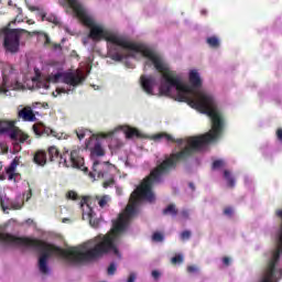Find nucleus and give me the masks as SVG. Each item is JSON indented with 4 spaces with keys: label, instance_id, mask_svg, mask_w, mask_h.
<instances>
[{
    "label": "nucleus",
    "instance_id": "25",
    "mask_svg": "<svg viewBox=\"0 0 282 282\" xmlns=\"http://www.w3.org/2000/svg\"><path fill=\"white\" fill-rule=\"evenodd\" d=\"M110 58L112 61H117V62H120L122 61L123 58H127V55L120 53V52H112L110 53Z\"/></svg>",
    "mask_w": 282,
    "mask_h": 282
},
{
    "label": "nucleus",
    "instance_id": "36",
    "mask_svg": "<svg viewBox=\"0 0 282 282\" xmlns=\"http://www.w3.org/2000/svg\"><path fill=\"white\" fill-rule=\"evenodd\" d=\"M116 270H117L116 263L112 262V263H110V265L108 267L107 272H108L109 275H113V274H116Z\"/></svg>",
    "mask_w": 282,
    "mask_h": 282
},
{
    "label": "nucleus",
    "instance_id": "53",
    "mask_svg": "<svg viewBox=\"0 0 282 282\" xmlns=\"http://www.w3.org/2000/svg\"><path fill=\"white\" fill-rule=\"evenodd\" d=\"M4 149H6V148L2 145V153H6V152H7V151H4Z\"/></svg>",
    "mask_w": 282,
    "mask_h": 282
},
{
    "label": "nucleus",
    "instance_id": "20",
    "mask_svg": "<svg viewBox=\"0 0 282 282\" xmlns=\"http://www.w3.org/2000/svg\"><path fill=\"white\" fill-rule=\"evenodd\" d=\"M177 207L175 204L167 205V208L163 209V215H171V217H177Z\"/></svg>",
    "mask_w": 282,
    "mask_h": 282
},
{
    "label": "nucleus",
    "instance_id": "11",
    "mask_svg": "<svg viewBox=\"0 0 282 282\" xmlns=\"http://www.w3.org/2000/svg\"><path fill=\"white\" fill-rule=\"evenodd\" d=\"M19 118H22L24 122H34L36 120V115L31 107H24L18 112Z\"/></svg>",
    "mask_w": 282,
    "mask_h": 282
},
{
    "label": "nucleus",
    "instance_id": "41",
    "mask_svg": "<svg viewBox=\"0 0 282 282\" xmlns=\"http://www.w3.org/2000/svg\"><path fill=\"white\" fill-rule=\"evenodd\" d=\"M223 263H224V265H226V268H228V265H230V258L224 257L223 258Z\"/></svg>",
    "mask_w": 282,
    "mask_h": 282
},
{
    "label": "nucleus",
    "instance_id": "54",
    "mask_svg": "<svg viewBox=\"0 0 282 282\" xmlns=\"http://www.w3.org/2000/svg\"><path fill=\"white\" fill-rule=\"evenodd\" d=\"M9 6H12V0L9 1Z\"/></svg>",
    "mask_w": 282,
    "mask_h": 282
},
{
    "label": "nucleus",
    "instance_id": "31",
    "mask_svg": "<svg viewBox=\"0 0 282 282\" xmlns=\"http://www.w3.org/2000/svg\"><path fill=\"white\" fill-rule=\"evenodd\" d=\"M33 131H34L35 135L41 137V134L44 131V128L43 127H39L37 124H33Z\"/></svg>",
    "mask_w": 282,
    "mask_h": 282
},
{
    "label": "nucleus",
    "instance_id": "34",
    "mask_svg": "<svg viewBox=\"0 0 282 282\" xmlns=\"http://www.w3.org/2000/svg\"><path fill=\"white\" fill-rule=\"evenodd\" d=\"M67 198L68 199H73L74 202H76L78 199V193L74 192V191H69L67 193Z\"/></svg>",
    "mask_w": 282,
    "mask_h": 282
},
{
    "label": "nucleus",
    "instance_id": "47",
    "mask_svg": "<svg viewBox=\"0 0 282 282\" xmlns=\"http://www.w3.org/2000/svg\"><path fill=\"white\" fill-rule=\"evenodd\" d=\"M33 80H36L39 83H43V77H41V75H37Z\"/></svg>",
    "mask_w": 282,
    "mask_h": 282
},
{
    "label": "nucleus",
    "instance_id": "16",
    "mask_svg": "<svg viewBox=\"0 0 282 282\" xmlns=\"http://www.w3.org/2000/svg\"><path fill=\"white\" fill-rule=\"evenodd\" d=\"M13 141H18L20 144H32V141L30 140V135L25 132H23L21 129L18 128V133L14 139H11ZM29 140V141H28Z\"/></svg>",
    "mask_w": 282,
    "mask_h": 282
},
{
    "label": "nucleus",
    "instance_id": "14",
    "mask_svg": "<svg viewBox=\"0 0 282 282\" xmlns=\"http://www.w3.org/2000/svg\"><path fill=\"white\" fill-rule=\"evenodd\" d=\"M19 166V160L14 159L10 165L8 166V169L6 170V173L8 175V180L12 181V180H17V175H19L17 173V167Z\"/></svg>",
    "mask_w": 282,
    "mask_h": 282
},
{
    "label": "nucleus",
    "instance_id": "9",
    "mask_svg": "<svg viewBox=\"0 0 282 282\" xmlns=\"http://www.w3.org/2000/svg\"><path fill=\"white\" fill-rule=\"evenodd\" d=\"M62 83L76 87L83 83V76L74 73H62Z\"/></svg>",
    "mask_w": 282,
    "mask_h": 282
},
{
    "label": "nucleus",
    "instance_id": "6",
    "mask_svg": "<svg viewBox=\"0 0 282 282\" xmlns=\"http://www.w3.org/2000/svg\"><path fill=\"white\" fill-rule=\"evenodd\" d=\"M2 84H1V94H8V91H11L14 89V80H12V76H14V73L17 69L14 68V65L12 64H4L2 66Z\"/></svg>",
    "mask_w": 282,
    "mask_h": 282
},
{
    "label": "nucleus",
    "instance_id": "2",
    "mask_svg": "<svg viewBox=\"0 0 282 282\" xmlns=\"http://www.w3.org/2000/svg\"><path fill=\"white\" fill-rule=\"evenodd\" d=\"M145 66L154 65V68L159 74H162L163 83L160 85L159 91L162 96H171V89H176V100L178 102H187L192 109H196L200 113H205L212 120V129L205 134L198 137H191L187 140V147L184 150L172 153L167 156L172 162H184L188 160L197 151H202V148L210 142H216L224 133V115L217 106V99L208 91L202 90V77L197 70L189 72V86L182 83V78L177 73L171 70L169 64L164 62L162 56L158 55L151 48L144 53Z\"/></svg>",
    "mask_w": 282,
    "mask_h": 282
},
{
    "label": "nucleus",
    "instance_id": "29",
    "mask_svg": "<svg viewBox=\"0 0 282 282\" xmlns=\"http://www.w3.org/2000/svg\"><path fill=\"white\" fill-rule=\"evenodd\" d=\"M171 263L173 265H177V263H184V256L183 254H177L171 259Z\"/></svg>",
    "mask_w": 282,
    "mask_h": 282
},
{
    "label": "nucleus",
    "instance_id": "44",
    "mask_svg": "<svg viewBox=\"0 0 282 282\" xmlns=\"http://www.w3.org/2000/svg\"><path fill=\"white\" fill-rule=\"evenodd\" d=\"M57 94H69V90H66L65 88H57Z\"/></svg>",
    "mask_w": 282,
    "mask_h": 282
},
{
    "label": "nucleus",
    "instance_id": "12",
    "mask_svg": "<svg viewBox=\"0 0 282 282\" xmlns=\"http://www.w3.org/2000/svg\"><path fill=\"white\" fill-rule=\"evenodd\" d=\"M1 208H2L3 213H6L7 210H21L23 208V202L10 200L6 205V200L2 199Z\"/></svg>",
    "mask_w": 282,
    "mask_h": 282
},
{
    "label": "nucleus",
    "instance_id": "35",
    "mask_svg": "<svg viewBox=\"0 0 282 282\" xmlns=\"http://www.w3.org/2000/svg\"><path fill=\"white\" fill-rule=\"evenodd\" d=\"M181 239L183 241H186L188 239H191V231L189 230H184L182 234H181Z\"/></svg>",
    "mask_w": 282,
    "mask_h": 282
},
{
    "label": "nucleus",
    "instance_id": "3",
    "mask_svg": "<svg viewBox=\"0 0 282 282\" xmlns=\"http://www.w3.org/2000/svg\"><path fill=\"white\" fill-rule=\"evenodd\" d=\"M69 8L75 12L77 19L82 21L86 28H89V39L93 41H107V43H112V45H118V47H122V50H129L130 52H137L144 57V53L149 52L151 48L147 47L143 44H138L134 42H129L122 35L113 34L107 30H104L102 26L96 24L94 19L87 14L85 7H83L78 0H66Z\"/></svg>",
    "mask_w": 282,
    "mask_h": 282
},
{
    "label": "nucleus",
    "instance_id": "19",
    "mask_svg": "<svg viewBox=\"0 0 282 282\" xmlns=\"http://www.w3.org/2000/svg\"><path fill=\"white\" fill-rule=\"evenodd\" d=\"M206 43L207 45H209V47H212L213 50H217L220 45V42H219V37L217 36H209L206 39Z\"/></svg>",
    "mask_w": 282,
    "mask_h": 282
},
{
    "label": "nucleus",
    "instance_id": "56",
    "mask_svg": "<svg viewBox=\"0 0 282 282\" xmlns=\"http://www.w3.org/2000/svg\"><path fill=\"white\" fill-rule=\"evenodd\" d=\"M1 180H6V177H3V175L1 176Z\"/></svg>",
    "mask_w": 282,
    "mask_h": 282
},
{
    "label": "nucleus",
    "instance_id": "5",
    "mask_svg": "<svg viewBox=\"0 0 282 282\" xmlns=\"http://www.w3.org/2000/svg\"><path fill=\"white\" fill-rule=\"evenodd\" d=\"M12 23H17V19L9 22L7 26L1 29V34L3 36V47L6 54H19L21 52V35L30 34L25 29H12L10 28Z\"/></svg>",
    "mask_w": 282,
    "mask_h": 282
},
{
    "label": "nucleus",
    "instance_id": "45",
    "mask_svg": "<svg viewBox=\"0 0 282 282\" xmlns=\"http://www.w3.org/2000/svg\"><path fill=\"white\" fill-rule=\"evenodd\" d=\"M152 276H153V279H155V280L160 279V273H159V271H156V270L152 271Z\"/></svg>",
    "mask_w": 282,
    "mask_h": 282
},
{
    "label": "nucleus",
    "instance_id": "15",
    "mask_svg": "<svg viewBox=\"0 0 282 282\" xmlns=\"http://www.w3.org/2000/svg\"><path fill=\"white\" fill-rule=\"evenodd\" d=\"M63 79V73L48 75L44 83H42V87L44 89H50V83H59Z\"/></svg>",
    "mask_w": 282,
    "mask_h": 282
},
{
    "label": "nucleus",
    "instance_id": "26",
    "mask_svg": "<svg viewBox=\"0 0 282 282\" xmlns=\"http://www.w3.org/2000/svg\"><path fill=\"white\" fill-rule=\"evenodd\" d=\"M98 166H100L99 161H95L94 164H93L94 173H97L98 177H105V172L100 171V169H98Z\"/></svg>",
    "mask_w": 282,
    "mask_h": 282
},
{
    "label": "nucleus",
    "instance_id": "32",
    "mask_svg": "<svg viewBox=\"0 0 282 282\" xmlns=\"http://www.w3.org/2000/svg\"><path fill=\"white\" fill-rule=\"evenodd\" d=\"M221 166H224V162L221 160H216L213 162L212 169L215 171L221 169Z\"/></svg>",
    "mask_w": 282,
    "mask_h": 282
},
{
    "label": "nucleus",
    "instance_id": "38",
    "mask_svg": "<svg viewBox=\"0 0 282 282\" xmlns=\"http://www.w3.org/2000/svg\"><path fill=\"white\" fill-rule=\"evenodd\" d=\"M187 272H188L189 274H193V273L197 272V267H195V265H188V267H187Z\"/></svg>",
    "mask_w": 282,
    "mask_h": 282
},
{
    "label": "nucleus",
    "instance_id": "42",
    "mask_svg": "<svg viewBox=\"0 0 282 282\" xmlns=\"http://www.w3.org/2000/svg\"><path fill=\"white\" fill-rule=\"evenodd\" d=\"M276 138H278V140H280V142H282V129L281 128H279L276 130Z\"/></svg>",
    "mask_w": 282,
    "mask_h": 282
},
{
    "label": "nucleus",
    "instance_id": "27",
    "mask_svg": "<svg viewBox=\"0 0 282 282\" xmlns=\"http://www.w3.org/2000/svg\"><path fill=\"white\" fill-rule=\"evenodd\" d=\"M152 241H155L156 243L164 241V235H162V232L159 231L154 232L152 235Z\"/></svg>",
    "mask_w": 282,
    "mask_h": 282
},
{
    "label": "nucleus",
    "instance_id": "55",
    "mask_svg": "<svg viewBox=\"0 0 282 282\" xmlns=\"http://www.w3.org/2000/svg\"><path fill=\"white\" fill-rule=\"evenodd\" d=\"M50 133H54V131H53V130H50Z\"/></svg>",
    "mask_w": 282,
    "mask_h": 282
},
{
    "label": "nucleus",
    "instance_id": "33",
    "mask_svg": "<svg viewBox=\"0 0 282 282\" xmlns=\"http://www.w3.org/2000/svg\"><path fill=\"white\" fill-rule=\"evenodd\" d=\"M75 133H76L78 140H85V135L87 133V130H76Z\"/></svg>",
    "mask_w": 282,
    "mask_h": 282
},
{
    "label": "nucleus",
    "instance_id": "57",
    "mask_svg": "<svg viewBox=\"0 0 282 282\" xmlns=\"http://www.w3.org/2000/svg\"><path fill=\"white\" fill-rule=\"evenodd\" d=\"M86 147H89V143H86Z\"/></svg>",
    "mask_w": 282,
    "mask_h": 282
},
{
    "label": "nucleus",
    "instance_id": "40",
    "mask_svg": "<svg viewBox=\"0 0 282 282\" xmlns=\"http://www.w3.org/2000/svg\"><path fill=\"white\" fill-rule=\"evenodd\" d=\"M181 217H182L183 219H188V217H189L188 210L183 209V210L181 212Z\"/></svg>",
    "mask_w": 282,
    "mask_h": 282
},
{
    "label": "nucleus",
    "instance_id": "21",
    "mask_svg": "<svg viewBox=\"0 0 282 282\" xmlns=\"http://www.w3.org/2000/svg\"><path fill=\"white\" fill-rule=\"evenodd\" d=\"M93 155H97V158H102L105 155V149H102V145L100 142H96L91 150Z\"/></svg>",
    "mask_w": 282,
    "mask_h": 282
},
{
    "label": "nucleus",
    "instance_id": "49",
    "mask_svg": "<svg viewBox=\"0 0 282 282\" xmlns=\"http://www.w3.org/2000/svg\"><path fill=\"white\" fill-rule=\"evenodd\" d=\"M188 186H189V188H192V191H195V184L189 183Z\"/></svg>",
    "mask_w": 282,
    "mask_h": 282
},
{
    "label": "nucleus",
    "instance_id": "4",
    "mask_svg": "<svg viewBox=\"0 0 282 282\" xmlns=\"http://www.w3.org/2000/svg\"><path fill=\"white\" fill-rule=\"evenodd\" d=\"M47 155L50 162H58L59 165L65 166L66 169H79V171H87L85 167V159L80 155L79 150H69L64 149L61 153L56 145H51L47 149Z\"/></svg>",
    "mask_w": 282,
    "mask_h": 282
},
{
    "label": "nucleus",
    "instance_id": "23",
    "mask_svg": "<svg viewBox=\"0 0 282 282\" xmlns=\"http://www.w3.org/2000/svg\"><path fill=\"white\" fill-rule=\"evenodd\" d=\"M42 21H48V23H54V25H58V18L54 14L46 15L45 13H41Z\"/></svg>",
    "mask_w": 282,
    "mask_h": 282
},
{
    "label": "nucleus",
    "instance_id": "58",
    "mask_svg": "<svg viewBox=\"0 0 282 282\" xmlns=\"http://www.w3.org/2000/svg\"><path fill=\"white\" fill-rule=\"evenodd\" d=\"M104 164H109V162H105Z\"/></svg>",
    "mask_w": 282,
    "mask_h": 282
},
{
    "label": "nucleus",
    "instance_id": "37",
    "mask_svg": "<svg viewBox=\"0 0 282 282\" xmlns=\"http://www.w3.org/2000/svg\"><path fill=\"white\" fill-rule=\"evenodd\" d=\"M21 143L18 141H13V151L14 153H19L21 151Z\"/></svg>",
    "mask_w": 282,
    "mask_h": 282
},
{
    "label": "nucleus",
    "instance_id": "24",
    "mask_svg": "<svg viewBox=\"0 0 282 282\" xmlns=\"http://www.w3.org/2000/svg\"><path fill=\"white\" fill-rule=\"evenodd\" d=\"M109 200H110V198L108 195L97 196V204L101 208H105V206H107V204H109Z\"/></svg>",
    "mask_w": 282,
    "mask_h": 282
},
{
    "label": "nucleus",
    "instance_id": "39",
    "mask_svg": "<svg viewBox=\"0 0 282 282\" xmlns=\"http://www.w3.org/2000/svg\"><path fill=\"white\" fill-rule=\"evenodd\" d=\"M224 215H227L228 217H230L232 215V207H227L224 209Z\"/></svg>",
    "mask_w": 282,
    "mask_h": 282
},
{
    "label": "nucleus",
    "instance_id": "30",
    "mask_svg": "<svg viewBox=\"0 0 282 282\" xmlns=\"http://www.w3.org/2000/svg\"><path fill=\"white\" fill-rule=\"evenodd\" d=\"M113 184H116V180L113 178V176H111L109 180L102 183V186L104 188H109V186H113Z\"/></svg>",
    "mask_w": 282,
    "mask_h": 282
},
{
    "label": "nucleus",
    "instance_id": "18",
    "mask_svg": "<svg viewBox=\"0 0 282 282\" xmlns=\"http://www.w3.org/2000/svg\"><path fill=\"white\" fill-rule=\"evenodd\" d=\"M162 138H164V139L166 140V142H176L177 144H182V142H183L182 139L175 140V139L173 138V135L166 134V133L156 134V135L154 137V140H162Z\"/></svg>",
    "mask_w": 282,
    "mask_h": 282
},
{
    "label": "nucleus",
    "instance_id": "10",
    "mask_svg": "<svg viewBox=\"0 0 282 282\" xmlns=\"http://www.w3.org/2000/svg\"><path fill=\"white\" fill-rule=\"evenodd\" d=\"M96 204H98V200H97V196L96 197H91V196H84L80 200V206L82 208L84 206H87L88 208V217L91 219V217H94V206H96Z\"/></svg>",
    "mask_w": 282,
    "mask_h": 282
},
{
    "label": "nucleus",
    "instance_id": "51",
    "mask_svg": "<svg viewBox=\"0 0 282 282\" xmlns=\"http://www.w3.org/2000/svg\"><path fill=\"white\" fill-rule=\"evenodd\" d=\"M31 10H32V11H34V10H39V8H36V7H32V8H31Z\"/></svg>",
    "mask_w": 282,
    "mask_h": 282
},
{
    "label": "nucleus",
    "instance_id": "17",
    "mask_svg": "<svg viewBox=\"0 0 282 282\" xmlns=\"http://www.w3.org/2000/svg\"><path fill=\"white\" fill-rule=\"evenodd\" d=\"M124 133L128 140H131L133 138H142V133H140L137 128L126 127Z\"/></svg>",
    "mask_w": 282,
    "mask_h": 282
},
{
    "label": "nucleus",
    "instance_id": "48",
    "mask_svg": "<svg viewBox=\"0 0 282 282\" xmlns=\"http://www.w3.org/2000/svg\"><path fill=\"white\" fill-rule=\"evenodd\" d=\"M275 215H276V217H282V209H278V210L275 212Z\"/></svg>",
    "mask_w": 282,
    "mask_h": 282
},
{
    "label": "nucleus",
    "instance_id": "46",
    "mask_svg": "<svg viewBox=\"0 0 282 282\" xmlns=\"http://www.w3.org/2000/svg\"><path fill=\"white\" fill-rule=\"evenodd\" d=\"M30 199H32V191L31 189H29V192L26 193L25 202H30Z\"/></svg>",
    "mask_w": 282,
    "mask_h": 282
},
{
    "label": "nucleus",
    "instance_id": "52",
    "mask_svg": "<svg viewBox=\"0 0 282 282\" xmlns=\"http://www.w3.org/2000/svg\"><path fill=\"white\" fill-rule=\"evenodd\" d=\"M18 12H19V14H21V12H22L21 8H18Z\"/></svg>",
    "mask_w": 282,
    "mask_h": 282
},
{
    "label": "nucleus",
    "instance_id": "22",
    "mask_svg": "<svg viewBox=\"0 0 282 282\" xmlns=\"http://www.w3.org/2000/svg\"><path fill=\"white\" fill-rule=\"evenodd\" d=\"M224 177L227 181L229 188H235V177H232V174H230V171L225 170Z\"/></svg>",
    "mask_w": 282,
    "mask_h": 282
},
{
    "label": "nucleus",
    "instance_id": "13",
    "mask_svg": "<svg viewBox=\"0 0 282 282\" xmlns=\"http://www.w3.org/2000/svg\"><path fill=\"white\" fill-rule=\"evenodd\" d=\"M33 162L37 164V166H45L47 164V152L43 150H39L33 155Z\"/></svg>",
    "mask_w": 282,
    "mask_h": 282
},
{
    "label": "nucleus",
    "instance_id": "1",
    "mask_svg": "<svg viewBox=\"0 0 282 282\" xmlns=\"http://www.w3.org/2000/svg\"><path fill=\"white\" fill-rule=\"evenodd\" d=\"M175 169H177V163L169 158H165L164 161L156 165L155 169L150 172V175L147 176L141 185L130 195V204L127 205L124 213L119 215L118 220L113 223L112 234L104 236L94 247H90L89 242H86L77 247L63 249L36 238L17 237L12 235H9V243L11 246L34 248L37 252H41L37 262L41 274H50L47 261H50L52 254L61 257L68 265L91 263V261H96V259H100V257H105V254H109V252H113L116 257H120V251L118 247H116V236L127 230L129 221H131L135 215V206H138L140 199L155 202L153 184H160L162 178L170 175L171 171H175Z\"/></svg>",
    "mask_w": 282,
    "mask_h": 282
},
{
    "label": "nucleus",
    "instance_id": "50",
    "mask_svg": "<svg viewBox=\"0 0 282 282\" xmlns=\"http://www.w3.org/2000/svg\"><path fill=\"white\" fill-rule=\"evenodd\" d=\"M26 23H28L29 25H34V21H33V20H28Z\"/></svg>",
    "mask_w": 282,
    "mask_h": 282
},
{
    "label": "nucleus",
    "instance_id": "7",
    "mask_svg": "<svg viewBox=\"0 0 282 282\" xmlns=\"http://www.w3.org/2000/svg\"><path fill=\"white\" fill-rule=\"evenodd\" d=\"M1 133H6L10 140H14L19 133V127H17V121L14 120H1Z\"/></svg>",
    "mask_w": 282,
    "mask_h": 282
},
{
    "label": "nucleus",
    "instance_id": "43",
    "mask_svg": "<svg viewBox=\"0 0 282 282\" xmlns=\"http://www.w3.org/2000/svg\"><path fill=\"white\" fill-rule=\"evenodd\" d=\"M127 282H135V273H130Z\"/></svg>",
    "mask_w": 282,
    "mask_h": 282
},
{
    "label": "nucleus",
    "instance_id": "8",
    "mask_svg": "<svg viewBox=\"0 0 282 282\" xmlns=\"http://www.w3.org/2000/svg\"><path fill=\"white\" fill-rule=\"evenodd\" d=\"M140 83L143 91H145L148 96H153V88L155 87V78L153 75H141Z\"/></svg>",
    "mask_w": 282,
    "mask_h": 282
},
{
    "label": "nucleus",
    "instance_id": "28",
    "mask_svg": "<svg viewBox=\"0 0 282 282\" xmlns=\"http://www.w3.org/2000/svg\"><path fill=\"white\" fill-rule=\"evenodd\" d=\"M33 34H40V36H43L45 41L44 45H50L52 43V40L50 39V35H47V33L34 31Z\"/></svg>",
    "mask_w": 282,
    "mask_h": 282
}]
</instances>
